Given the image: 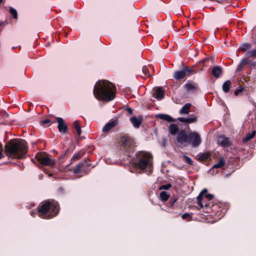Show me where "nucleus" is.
<instances>
[{
    "label": "nucleus",
    "mask_w": 256,
    "mask_h": 256,
    "mask_svg": "<svg viewBox=\"0 0 256 256\" xmlns=\"http://www.w3.org/2000/svg\"><path fill=\"white\" fill-rule=\"evenodd\" d=\"M243 90V88L240 87V88L238 89L235 90L234 94L236 96H237L239 94L240 92H242Z\"/></svg>",
    "instance_id": "obj_37"
},
{
    "label": "nucleus",
    "mask_w": 256,
    "mask_h": 256,
    "mask_svg": "<svg viewBox=\"0 0 256 256\" xmlns=\"http://www.w3.org/2000/svg\"><path fill=\"white\" fill-rule=\"evenodd\" d=\"M177 201V199L175 198H170V206L171 208H173L176 202Z\"/></svg>",
    "instance_id": "obj_35"
},
{
    "label": "nucleus",
    "mask_w": 256,
    "mask_h": 256,
    "mask_svg": "<svg viewBox=\"0 0 256 256\" xmlns=\"http://www.w3.org/2000/svg\"><path fill=\"white\" fill-rule=\"evenodd\" d=\"M249 60L246 58H243L239 64H238V68L236 69V72H240L242 68H244V66L246 65L249 64Z\"/></svg>",
    "instance_id": "obj_18"
},
{
    "label": "nucleus",
    "mask_w": 256,
    "mask_h": 256,
    "mask_svg": "<svg viewBox=\"0 0 256 256\" xmlns=\"http://www.w3.org/2000/svg\"><path fill=\"white\" fill-rule=\"evenodd\" d=\"M10 12L12 14L13 18L15 19L18 18V13L16 9L12 7H10Z\"/></svg>",
    "instance_id": "obj_29"
},
{
    "label": "nucleus",
    "mask_w": 256,
    "mask_h": 256,
    "mask_svg": "<svg viewBox=\"0 0 256 256\" xmlns=\"http://www.w3.org/2000/svg\"><path fill=\"white\" fill-rule=\"evenodd\" d=\"M27 152L26 142L22 139L12 140L6 145V154L12 158H22Z\"/></svg>",
    "instance_id": "obj_2"
},
{
    "label": "nucleus",
    "mask_w": 256,
    "mask_h": 256,
    "mask_svg": "<svg viewBox=\"0 0 256 256\" xmlns=\"http://www.w3.org/2000/svg\"><path fill=\"white\" fill-rule=\"evenodd\" d=\"M171 187H172V184H166L162 185V186H160L159 188V190H168Z\"/></svg>",
    "instance_id": "obj_33"
},
{
    "label": "nucleus",
    "mask_w": 256,
    "mask_h": 256,
    "mask_svg": "<svg viewBox=\"0 0 256 256\" xmlns=\"http://www.w3.org/2000/svg\"><path fill=\"white\" fill-rule=\"evenodd\" d=\"M178 120L182 122L191 124L196 122V117L194 115H190L188 118H179Z\"/></svg>",
    "instance_id": "obj_14"
},
{
    "label": "nucleus",
    "mask_w": 256,
    "mask_h": 256,
    "mask_svg": "<svg viewBox=\"0 0 256 256\" xmlns=\"http://www.w3.org/2000/svg\"><path fill=\"white\" fill-rule=\"evenodd\" d=\"M196 72L192 68L184 66L182 70L176 71L174 74V78L176 80H180L184 78L186 75H191Z\"/></svg>",
    "instance_id": "obj_6"
},
{
    "label": "nucleus",
    "mask_w": 256,
    "mask_h": 256,
    "mask_svg": "<svg viewBox=\"0 0 256 256\" xmlns=\"http://www.w3.org/2000/svg\"><path fill=\"white\" fill-rule=\"evenodd\" d=\"M176 140L179 143H185L188 141V136L184 130H180L178 134Z\"/></svg>",
    "instance_id": "obj_13"
},
{
    "label": "nucleus",
    "mask_w": 256,
    "mask_h": 256,
    "mask_svg": "<svg viewBox=\"0 0 256 256\" xmlns=\"http://www.w3.org/2000/svg\"><path fill=\"white\" fill-rule=\"evenodd\" d=\"M115 86L107 80L98 81L94 88V94L99 100L110 102L115 97Z\"/></svg>",
    "instance_id": "obj_1"
},
{
    "label": "nucleus",
    "mask_w": 256,
    "mask_h": 256,
    "mask_svg": "<svg viewBox=\"0 0 256 256\" xmlns=\"http://www.w3.org/2000/svg\"><path fill=\"white\" fill-rule=\"evenodd\" d=\"M156 117L168 122H174V119L171 116L166 114H158L156 116Z\"/></svg>",
    "instance_id": "obj_19"
},
{
    "label": "nucleus",
    "mask_w": 256,
    "mask_h": 256,
    "mask_svg": "<svg viewBox=\"0 0 256 256\" xmlns=\"http://www.w3.org/2000/svg\"><path fill=\"white\" fill-rule=\"evenodd\" d=\"M178 128L177 124H170L168 127L169 132L172 135H175L178 132Z\"/></svg>",
    "instance_id": "obj_22"
},
{
    "label": "nucleus",
    "mask_w": 256,
    "mask_h": 256,
    "mask_svg": "<svg viewBox=\"0 0 256 256\" xmlns=\"http://www.w3.org/2000/svg\"><path fill=\"white\" fill-rule=\"evenodd\" d=\"M184 86L186 90L190 92H195L197 90L198 86L196 84L188 82L185 84Z\"/></svg>",
    "instance_id": "obj_16"
},
{
    "label": "nucleus",
    "mask_w": 256,
    "mask_h": 256,
    "mask_svg": "<svg viewBox=\"0 0 256 256\" xmlns=\"http://www.w3.org/2000/svg\"><path fill=\"white\" fill-rule=\"evenodd\" d=\"M224 164V162L222 158H220L217 164H214L212 168H218L222 166Z\"/></svg>",
    "instance_id": "obj_28"
},
{
    "label": "nucleus",
    "mask_w": 256,
    "mask_h": 256,
    "mask_svg": "<svg viewBox=\"0 0 256 256\" xmlns=\"http://www.w3.org/2000/svg\"><path fill=\"white\" fill-rule=\"evenodd\" d=\"M82 156V154L81 152H78L77 153H76L72 156V159L74 160H78L81 158Z\"/></svg>",
    "instance_id": "obj_34"
},
{
    "label": "nucleus",
    "mask_w": 256,
    "mask_h": 256,
    "mask_svg": "<svg viewBox=\"0 0 256 256\" xmlns=\"http://www.w3.org/2000/svg\"><path fill=\"white\" fill-rule=\"evenodd\" d=\"M118 124V120H111L107 122L102 128V132L104 133L108 132L112 128L115 127Z\"/></svg>",
    "instance_id": "obj_12"
},
{
    "label": "nucleus",
    "mask_w": 256,
    "mask_h": 256,
    "mask_svg": "<svg viewBox=\"0 0 256 256\" xmlns=\"http://www.w3.org/2000/svg\"><path fill=\"white\" fill-rule=\"evenodd\" d=\"M210 60V58H204V59H202V60H201L200 62V63H202L204 64H206L207 62H208Z\"/></svg>",
    "instance_id": "obj_38"
},
{
    "label": "nucleus",
    "mask_w": 256,
    "mask_h": 256,
    "mask_svg": "<svg viewBox=\"0 0 256 256\" xmlns=\"http://www.w3.org/2000/svg\"><path fill=\"white\" fill-rule=\"evenodd\" d=\"M56 119L58 123V128L59 132L65 134L68 130V126L65 124L64 120L60 117H56Z\"/></svg>",
    "instance_id": "obj_11"
},
{
    "label": "nucleus",
    "mask_w": 256,
    "mask_h": 256,
    "mask_svg": "<svg viewBox=\"0 0 256 256\" xmlns=\"http://www.w3.org/2000/svg\"><path fill=\"white\" fill-rule=\"evenodd\" d=\"M3 0H0V4H1Z\"/></svg>",
    "instance_id": "obj_45"
},
{
    "label": "nucleus",
    "mask_w": 256,
    "mask_h": 256,
    "mask_svg": "<svg viewBox=\"0 0 256 256\" xmlns=\"http://www.w3.org/2000/svg\"><path fill=\"white\" fill-rule=\"evenodd\" d=\"M189 216H190V214H188V213H184V214L182 215V218L183 220H185V219H186V218H188Z\"/></svg>",
    "instance_id": "obj_39"
},
{
    "label": "nucleus",
    "mask_w": 256,
    "mask_h": 256,
    "mask_svg": "<svg viewBox=\"0 0 256 256\" xmlns=\"http://www.w3.org/2000/svg\"><path fill=\"white\" fill-rule=\"evenodd\" d=\"M4 116H6V118H8L9 116L8 114L6 112H4Z\"/></svg>",
    "instance_id": "obj_44"
},
{
    "label": "nucleus",
    "mask_w": 256,
    "mask_h": 256,
    "mask_svg": "<svg viewBox=\"0 0 256 256\" xmlns=\"http://www.w3.org/2000/svg\"><path fill=\"white\" fill-rule=\"evenodd\" d=\"M30 214L31 216H34L36 214V212H34L32 210L30 212Z\"/></svg>",
    "instance_id": "obj_43"
},
{
    "label": "nucleus",
    "mask_w": 256,
    "mask_h": 256,
    "mask_svg": "<svg viewBox=\"0 0 256 256\" xmlns=\"http://www.w3.org/2000/svg\"><path fill=\"white\" fill-rule=\"evenodd\" d=\"M126 110L127 111V112H128V114H132L133 110H132V108H129V107H127L126 108Z\"/></svg>",
    "instance_id": "obj_40"
},
{
    "label": "nucleus",
    "mask_w": 256,
    "mask_h": 256,
    "mask_svg": "<svg viewBox=\"0 0 256 256\" xmlns=\"http://www.w3.org/2000/svg\"><path fill=\"white\" fill-rule=\"evenodd\" d=\"M160 198L162 201L165 202L169 198L170 194H168L166 192L162 191L160 194Z\"/></svg>",
    "instance_id": "obj_26"
},
{
    "label": "nucleus",
    "mask_w": 256,
    "mask_h": 256,
    "mask_svg": "<svg viewBox=\"0 0 256 256\" xmlns=\"http://www.w3.org/2000/svg\"><path fill=\"white\" fill-rule=\"evenodd\" d=\"M212 73L216 78H218L222 74V68L220 66H215L213 68Z\"/></svg>",
    "instance_id": "obj_17"
},
{
    "label": "nucleus",
    "mask_w": 256,
    "mask_h": 256,
    "mask_svg": "<svg viewBox=\"0 0 256 256\" xmlns=\"http://www.w3.org/2000/svg\"><path fill=\"white\" fill-rule=\"evenodd\" d=\"M120 143L126 150L128 152H130L134 146V140L130 137H121Z\"/></svg>",
    "instance_id": "obj_8"
},
{
    "label": "nucleus",
    "mask_w": 256,
    "mask_h": 256,
    "mask_svg": "<svg viewBox=\"0 0 256 256\" xmlns=\"http://www.w3.org/2000/svg\"><path fill=\"white\" fill-rule=\"evenodd\" d=\"M207 192L208 190L206 188L203 189L197 197L198 204L201 208H202L204 206L207 207L208 206V203L204 200V198H206L209 200L214 198V195L207 194Z\"/></svg>",
    "instance_id": "obj_5"
},
{
    "label": "nucleus",
    "mask_w": 256,
    "mask_h": 256,
    "mask_svg": "<svg viewBox=\"0 0 256 256\" xmlns=\"http://www.w3.org/2000/svg\"><path fill=\"white\" fill-rule=\"evenodd\" d=\"M246 56L250 58H256V48L246 52Z\"/></svg>",
    "instance_id": "obj_30"
},
{
    "label": "nucleus",
    "mask_w": 256,
    "mask_h": 256,
    "mask_svg": "<svg viewBox=\"0 0 256 256\" xmlns=\"http://www.w3.org/2000/svg\"><path fill=\"white\" fill-rule=\"evenodd\" d=\"M142 72L145 76H148L149 74L148 70L147 67L144 66L142 68Z\"/></svg>",
    "instance_id": "obj_36"
},
{
    "label": "nucleus",
    "mask_w": 256,
    "mask_h": 256,
    "mask_svg": "<svg viewBox=\"0 0 256 256\" xmlns=\"http://www.w3.org/2000/svg\"><path fill=\"white\" fill-rule=\"evenodd\" d=\"M91 166V164L89 160H86L83 162L77 164L75 167L74 172L75 174H79L84 171L86 168Z\"/></svg>",
    "instance_id": "obj_10"
},
{
    "label": "nucleus",
    "mask_w": 256,
    "mask_h": 256,
    "mask_svg": "<svg viewBox=\"0 0 256 256\" xmlns=\"http://www.w3.org/2000/svg\"><path fill=\"white\" fill-rule=\"evenodd\" d=\"M164 96V93L161 88H159L156 89V92L155 94V98L158 100H162Z\"/></svg>",
    "instance_id": "obj_23"
},
{
    "label": "nucleus",
    "mask_w": 256,
    "mask_h": 256,
    "mask_svg": "<svg viewBox=\"0 0 256 256\" xmlns=\"http://www.w3.org/2000/svg\"><path fill=\"white\" fill-rule=\"evenodd\" d=\"M130 120L134 127L136 128H138L140 127L142 122L141 118H137L136 116H133L130 118Z\"/></svg>",
    "instance_id": "obj_20"
},
{
    "label": "nucleus",
    "mask_w": 256,
    "mask_h": 256,
    "mask_svg": "<svg viewBox=\"0 0 256 256\" xmlns=\"http://www.w3.org/2000/svg\"><path fill=\"white\" fill-rule=\"evenodd\" d=\"M189 144H191L193 147L198 146L201 143V138L200 136L196 132H191L188 135Z\"/></svg>",
    "instance_id": "obj_9"
},
{
    "label": "nucleus",
    "mask_w": 256,
    "mask_h": 256,
    "mask_svg": "<svg viewBox=\"0 0 256 256\" xmlns=\"http://www.w3.org/2000/svg\"><path fill=\"white\" fill-rule=\"evenodd\" d=\"M136 162L132 163L133 168L130 170L132 173L136 172V168L146 172L148 174L152 171V155L144 152H138L136 154Z\"/></svg>",
    "instance_id": "obj_3"
},
{
    "label": "nucleus",
    "mask_w": 256,
    "mask_h": 256,
    "mask_svg": "<svg viewBox=\"0 0 256 256\" xmlns=\"http://www.w3.org/2000/svg\"><path fill=\"white\" fill-rule=\"evenodd\" d=\"M218 144L224 147H228L230 146L229 138L224 136L219 137L218 138Z\"/></svg>",
    "instance_id": "obj_15"
},
{
    "label": "nucleus",
    "mask_w": 256,
    "mask_h": 256,
    "mask_svg": "<svg viewBox=\"0 0 256 256\" xmlns=\"http://www.w3.org/2000/svg\"><path fill=\"white\" fill-rule=\"evenodd\" d=\"M192 106V104L190 103H187L184 106L182 107V108L180 110L179 113L180 114H188L190 110V108Z\"/></svg>",
    "instance_id": "obj_21"
},
{
    "label": "nucleus",
    "mask_w": 256,
    "mask_h": 256,
    "mask_svg": "<svg viewBox=\"0 0 256 256\" xmlns=\"http://www.w3.org/2000/svg\"><path fill=\"white\" fill-rule=\"evenodd\" d=\"M2 150L1 144H0V158L3 157Z\"/></svg>",
    "instance_id": "obj_42"
},
{
    "label": "nucleus",
    "mask_w": 256,
    "mask_h": 256,
    "mask_svg": "<svg viewBox=\"0 0 256 256\" xmlns=\"http://www.w3.org/2000/svg\"><path fill=\"white\" fill-rule=\"evenodd\" d=\"M184 159L185 162H186L187 164H188L190 165L192 164L193 162L190 157H189L187 156H184Z\"/></svg>",
    "instance_id": "obj_32"
},
{
    "label": "nucleus",
    "mask_w": 256,
    "mask_h": 256,
    "mask_svg": "<svg viewBox=\"0 0 256 256\" xmlns=\"http://www.w3.org/2000/svg\"><path fill=\"white\" fill-rule=\"evenodd\" d=\"M256 134V130H253L252 133H248L242 139L244 142H246L252 138Z\"/></svg>",
    "instance_id": "obj_25"
},
{
    "label": "nucleus",
    "mask_w": 256,
    "mask_h": 256,
    "mask_svg": "<svg viewBox=\"0 0 256 256\" xmlns=\"http://www.w3.org/2000/svg\"><path fill=\"white\" fill-rule=\"evenodd\" d=\"M50 122V120L49 119H46L42 121V123L43 124H48Z\"/></svg>",
    "instance_id": "obj_41"
},
{
    "label": "nucleus",
    "mask_w": 256,
    "mask_h": 256,
    "mask_svg": "<svg viewBox=\"0 0 256 256\" xmlns=\"http://www.w3.org/2000/svg\"><path fill=\"white\" fill-rule=\"evenodd\" d=\"M60 210L57 202L52 200L44 201L38 207L39 216L42 218L50 219L56 216Z\"/></svg>",
    "instance_id": "obj_4"
},
{
    "label": "nucleus",
    "mask_w": 256,
    "mask_h": 256,
    "mask_svg": "<svg viewBox=\"0 0 256 256\" xmlns=\"http://www.w3.org/2000/svg\"><path fill=\"white\" fill-rule=\"evenodd\" d=\"M37 160L42 165L54 167L55 165V160L49 158L48 156L41 153H38L36 155Z\"/></svg>",
    "instance_id": "obj_7"
},
{
    "label": "nucleus",
    "mask_w": 256,
    "mask_h": 256,
    "mask_svg": "<svg viewBox=\"0 0 256 256\" xmlns=\"http://www.w3.org/2000/svg\"><path fill=\"white\" fill-rule=\"evenodd\" d=\"M251 46V44H242L240 48L242 51H246L247 50L249 49Z\"/></svg>",
    "instance_id": "obj_31"
},
{
    "label": "nucleus",
    "mask_w": 256,
    "mask_h": 256,
    "mask_svg": "<svg viewBox=\"0 0 256 256\" xmlns=\"http://www.w3.org/2000/svg\"><path fill=\"white\" fill-rule=\"evenodd\" d=\"M74 128L76 130L78 136H80L82 133V130L78 122L76 120L75 122H74Z\"/></svg>",
    "instance_id": "obj_27"
},
{
    "label": "nucleus",
    "mask_w": 256,
    "mask_h": 256,
    "mask_svg": "<svg viewBox=\"0 0 256 256\" xmlns=\"http://www.w3.org/2000/svg\"><path fill=\"white\" fill-rule=\"evenodd\" d=\"M230 86L231 82L230 80H228L226 81L222 84V88L223 91L226 93L228 92L230 90Z\"/></svg>",
    "instance_id": "obj_24"
}]
</instances>
